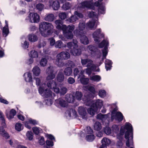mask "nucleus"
Returning <instances> with one entry per match:
<instances>
[{
	"instance_id": "f257e3e1",
	"label": "nucleus",
	"mask_w": 148,
	"mask_h": 148,
	"mask_svg": "<svg viewBox=\"0 0 148 148\" xmlns=\"http://www.w3.org/2000/svg\"><path fill=\"white\" fill-rule=\"evenodd\" d=\"M39 29L41 35L46 37L52 34L53 26L51 23L42 22L40 24Z\"/></svg>"
},
{
	"instance_id": "79ce46f5",
	"label": "nucleus",
	"mask_w": 148,
	"mask_h": 148,
	"mask_svg": "<svg viewBox=\"0 0 148 148\" xmlns=\"http://www.w3.org/2000/svg\"><path fill=\"white\" fill-rule=\"evenodd\" d=\"M55 46L56 48H60L61 47H64L65 46L63 44L61 41L59 40L56 42Z\"/></svg>"
},
{
	"instance_id": "a19ab883",
	"label": "nucleus",
	"mask_w": 148,
	"mask_h": 148,
	"mask_svg": "<svg viewBox=\"0 0 148 148\" xmlns=\"http://www.w3.org/2000/svg\"><path fill=\"white\" fill-rule=\"evenodd\" d=\"M85 27V23L84 22H80L78 26V29L79 31H83Z\"/></svg>"
},
{
	"instance_id": "6ab92c4d",
	"label": "nucleus",
	"mask_w": 148,
	"mask_h": 148,
	"mask_svg": "<svg viewBox=\"0 0 148 148\" xmlns=\"http://www.w3.org/2000/svg\"><path fill=\"white\" fill-rule=\"evenodd\" d=\"M54 23L56 25V28L59 30H62L63 26L64 25H63L62 21L60 19L56 20L55 21Z\"/></svg>"
},
{
	"instance_id": "69168bd1",
	"label": "nucleus",
	"mask_w": 148,
	"mask_h": 148,
	"mask_svg": "<svg viewBox=\"0 0 148 148\" xmlns=\"http://www.w3.org/2000/svg\"><path fill=\"white\" fill-rule=\"evenodd\" d=\"M106 116V114H103L100 113L97 115V119L102 120Z\"/></svg>"
},
{
	"instance_id": "603ef678",
	"label": "nucleus",
	"mask_w": 148,
	"mask_h": 148,
	"mask_svg": "<svg viewBox=\"0 0 148 148\" xmlns=\"http://www.w3.org/2000/svg\"><path fill=\"white\" fill-rule=\"evenodd\" d=\"M104 132L107 135L110 134L112 133L111 128L108 127L106 126L103 128Z\"/></svg>"
},
{
	"instance_id": "774afa93",
	"label": "nucleus",
	"mask_w": 148,
	"mask_h": 148,
	"mask_svg": "<svg viewBox=\"0 0 148 148\" xmlns=\"http://www.w3.org/2000/svg\"><path fill=\"white\" fill-rule=\"evenodd\" d=\"M123 145L122 140H118L116 143V146L117 148H122Z\"/></svg>"
},
{
	"instance_id": "f8f14e48",
	"label": "nucleus",
	"mask_w": 148,
	"mask_h": 148,
	"mask_svg": "<svg viewBox=\"0 0 148 148\" xmlns=\"http://www.w3.org/2000/svg\"><path fill=\"white\" fill-rule=\"evenodd\" d=\"M92 36L94 39L95 41L97 43L100 42L99 39L103 38L104 37V34L101 33L100 29H99L95 32L92 34Z\"/></svg>"
},
{
	"instance_id": "9d476101",
	"label": "nucleus",
	"mask_w": 148,
	"mask_h": 148,
	"mask_svg": "<svg viewBox=\"0 0 148 148\" xmlns=\"http://www.w3.org/2000/svg\"><path fill=\"white\" fill-rule=\"evenodd\" d=\"M74 33L77 36H80V40L82 43L86 45L89 43V41L87 37L85 35L81 34L80 32H79L77 30L74 31Z\"/></svg>"
},
{
	"instance_id": "e2e57ef3",
	"label": "nucleus",
	"mask_w": 148,
	"mask_h": 148,
	"mask_svg": "<svg viewBox=\"0 0 148 148\" xmlns=\"http://www.w3.org/2000/svg\"><path fill=\"white\" fill-rule=\"evenodd\" d=\"M86 132L88 134H93V131L92 130L90 127H87L86 131Z\"/></svg>"
},
{
	"instance_id": "423d86ee",
	"label": "nucleus",
	"mask_w": 148,
	"mask_h": 148,
	"mask_svg": "<svg viewBox=\"0 0 148 148\" xmlns=\"http://www.w3.org/2000/svg\"><path fill=\"white\" fill-rule=\"evenodd\" d=\"M27 21L31 23H37L40 21L39 15L36 13H30L25 19Z\"/></svg>"
},
{
	"instance_id": "864d4df0",
	"label": "nucleus",
	"mask_w": 148,
	"mask_h": 148,
	"mask_svg": "<svg viewBox=\"0 0 148 148\" xmlns=\"http://www.w3.org/2000/svg\"><path fill=\"white\" fill-rule=\"evenodd\" d=\"M99 96L102 98H103L106 96V92L105 90H100L99 92Z\"/></svg>"
},
{
	"instance_id": "c03bdc74",
	"label": "nucleus",
	"mask_w": 148,
	"mask_h": 148,
	"mask_svg": "<svg viewBox=\"0 0 148 148\" xmlns=\"http://www.w3.org/2000/svg\"><path fill=\"white\" fill-rule=\"evenodd\" d=\"M29 56L32 58H36L38 57V53L35 51H32L29 53Z\"/></svg>"
},
{
	"instance_id": "412c9836",
	"label": "nucleus",
	"mask_w": 148,
	"mask_h": 148,
	"mask_svg": "<svg viewBox=\"0 0 148 148\" xmlns=\"http://www.w3.org/2000/svg\"><path fill=\"white\" fill-rule=\"evenodd\" d=\"M95 20L92 19H91V20L89 22L86 24V25L88 28L91 29H95L97 27V26L95 27Z\"/></svg>"
},
{
	"instance_id": "7ed1b4c3",
	"label": "nucleus",
	"mask_w": 148,
	"mask_h": 148,
	"mask_svg": "<svg viewBox=\"0 0 148 148\" xmlns=\"http://www.w3.org/2000/svg\"><path fill=\"white\" fill-rule=\"evenodd\" d=\"M70 57V53L67 51H62L58 53L56 56V64L59 67H62L64 63L62 61L63 60H66Z\"/></svg>"
},
{
	"instance_id": "5701e85b",
	"label": "nucleus",
	"mask_w": 148,
	"mask_h": 148,
	"mask_svg": "<svg viewBox=\"0 0 148 148\" xmlns=\"http://www.w3.org/2000/svg\"><path fill=\"white\" fill-rule=\"evenodd\" d=\"M64 76L62 71V70H60L58 74L57 77V81L59 82H61L63 81L64 80Z\"/></svg>"
},
{
	"instance_id": "37998d69",
	"label": "nucleus",
	"mask_w": 148,
	"mask_h": 148,
	"mask_svg": "<svg viewBox=\"0 0 148 148\" xmlns=\"http://www.w3.org/2000/svg\"><path fill=\"white\" fill-rule=\"evenodd\" d=\"M38 105L40 108H42L44 106H51L53 102H38Z\"/></svg>"
},
{
	"instance_id": "3c124183",
	"label": "nucleus",
	"mask_w": 148,
	"mask_h": 148,
	"mask_svg": "<svg viewBox=\"0 0 148 148\" xmlns=\"http://www.w3.org/2000/svg\"><path fill=\"white\" fill-rule=\"evenodd\" d=\"M26 136L29 140H32L33 138V134L30 131H28L26 134Z\"/></svg>"
},
{
	"instance_id": "6e6552de",
	"label": "nucleus",
	"mask_w": 148,
	"mask_h": 148,
	"mask_svg": "<svg viewBox=\"0 0 148 148\" xmlns=\"http://www.w3.org/2000/svg\"><path fill=\"white\" fill-rule=\"evenodd\" d=\"M38 92L40 95L45 98H49L52 96V91L49 89H46L44 90V87L40 86L38 88Z\"/></svg>"
},
{
	"instance_id": "f704fd0d",
	"label": "nucleus",
	"mask_w": 148,
	"mask_h": 148,
	"mask_svg": "<svg viewBox=\"0 0 148 148\" xmlns=\"http://www.w3.org/2000/svg\"><path fill=\"white\" fill-rule=\"evenodd\" d=\"M29 40L31 42H35L38 40L37 36L34 34H29L28 36Z\"/></svg>"
},
{
	"instance_id": "ea45409f",
	"label": "nucleus",
	"mask_w": 148,
	"mask_h": 148,
	"mask_svg": "<svg viewBox=\"0 0 148 148\" xmlns=\"http://www.w3.org/2000/svg\"><path fill=\"white\" fill-rule=\"evenodd\" d=\"M83 96V94L81 92L76 91L75 97L76 99L78 101H80L82 99V97Z\"/></svg>"
},
{
	"instance_id": "09e8293b",
	"label": "nucleus",
	"mask_w": 148,
	"mask_h": 148,
	"mask_svg": "<svg viewBox=\"0 0 148 148\" xmlns=\"http://www.w3.org/2000/svg\"><path fill=\"white\" fill-rule=\"evenodd\" d=\"M101 79L100 76L98 75H95L90 77V80L98 82Z\"/></svg>"
},
{
	"instance_id": "5fc2aeb1",
	"label": "nucleus",
	"mask_w": 148,
	"mask_h": 148,
	"mask_svg": "<svg viewBox=\"0 0 148 148\" xmlns=\"http://www.w3.org/2000/svg\"><path fill=\"white\" fill-rule=\"evenodd\" d=\"M112 129L113 132L117 134L119 131V128L116 125H113L112 127Z\"/></svg>"
},
{
	"instance_id": "e433bc0d",
	"label": "nucleus",
	"mask_w": 148,
	"mask_h": 148,
	"mask_svg": "<svg viewBox=\"0 0 148 148\" xmlns=\"http://www.w3.org/2000/svg\"><path fill=\"white\" fill-rule=\"evenodd\" d=\"M66 112L68 114V115L71 117V114L72 113L73 115L75 117H76L77 116V114L76 111L73 109H71L69 110H68Z\"/></svg>"
},
{
	"instance_id": "1a4fd4ad",
	"label": "nucleus",
	"mask_w": 148,
	"mask_h": 148,
	"mask_svg": "<svg viewBox=\"0 0 148 148\" xmlns=\"http://www.w3.org/2000/svg\"><path fill=\"white\" fill-rule=\"evenodd\" d=\"M92 8V4L90 2L85 1L79 4L78 7V10L84 11L86 9H91Z\"/></svg>"
},
{
	"instance_id": "473e14b6",
	"label": "nucleus",
	"mask_w": 148,
	"mask_h": 148,
	"mask_svg": "<svg viewBox=\"0 0 148 148\" xmlns=\"http://www.w3.org/2000/svg\"><path fill=\"white\" fill-rule=\"evenodd\" d=\"M112 61L108 59H106L105 62V67L107 71L110 69L112 67Z\"/></svg>"
},
{
	"instance_id": "9b49d317",
	"label": "nucleus",
	"mask_w": 148,
	"mask_h": 148,
	"mask_svg": "<svg viewBox=\"0 0 148 148\" xmlns=\"http://www.w3.org/2000/svg\"><path fill=\"white\" fill-rule=\"evenodd\" d=\"M55 67L50 66L48 67L46 70V73L48 75L47 77V79L48 80L53 79L55 77V75L53 73L55 70Z\"/></svg>"
},
{
	"instance_id": "4468645a",
	"label": "nucleus",
	"mask_w": 148,
	"mask_h": 148,
	"mask_svg": "<svg viewBox=\"0 0 148 148\" xmlns=\"http://www.w3.org/2000/svg\"><path fill=\"white\" fill-rule=\"evenodd\" d=\"M88 50L91 51V54L92 55L93 53L94 54V56L95 55L97 54H98L99 56L98 58H100L101 56V53L99 50L95 46L92 45H89L88 47Z\"/></svg>"
},
{
	"instance_id": "a211bd4d",
	"label": "nucleus",
	"mask_w": 148,
	"mask_h": 148,
	"mask_svg": "<svg viewBox=\"0 0 148 148\" xmlns=\"http://www.w3.org/2000/svg\"><path fill=\"white\" fill-rule=\"evenodd\" d=\"M94 5L96 6H99L98 11L99 13L100 14H104V13L105 7L104 6L100 5L99 2L96 1L94 3Z\"/></svg>"
},
{
	"instance_id": "58836bf2",
	"label": "nucleus",
	"mask_w": 148,
	"mask_h": 148,
	"mask_svg": "<svg viewBox=\"0 0 148 148\" xmlns=\"http://www.w3.org/2000/svg\"><path fill=\"white\" fill-rule=\"evenodd\" d=\"M71 6V5L69 3L66 2L63 4L62 8L63 10H66L69 9Z\"/></svg>"
},
{
	"instance_id": "c9c22d12",
	"label": "nucleus",
	"mask_w": 148,
	"mask_h": 148,
	"mask_svg": "<svg viewBox=\"0 0 148 148\" xmlns=\"http://www.w3.org/2000/svg\"><path fill=\"white\" fill-rule=\"evenodd\" d=\"M32 71L33 74L36 76L39 75L40 72V68L37 66H35L34 67Z\"/></svg>"
},
{
	"instance_id": "2f4dec72",
	"label": "nucleus",
	"mask_w": 148,
	"mask_h": 148,
	"mask_svg": "<svg viewBox=\"0 0 148 148\" xmlns=\"http://www.w3.org/2000/svg\"><path fill=\"white\" fill-rule=\"evenodd\" d=\"M78 20V18L75 15H72L70 17L66 19V21L69 23H74Z\"/></svg>"
},
{
	"instance_id": "6e6d98bb",
	"label": "nucleus",
	"mask_w": 148,
	"mask_h": 148,
	"mask_svg": "<svg viewBox=\"0 0 148 148\" xmlns=\"http://www.w3.org/2000/svg\"><path fill=\"white\" fill-rule=\"evenodd\" d=\"M35 80L36 81V85H37L38 86H39V87L40 86H41L43 88L44 86H45V84H41V85H40L41 80L39 78H35Z\"/></svg>"
},
{
	"instance_id": "c85d7f7f",
	"label": "nucleus",
	"mask_w": 148,
	"mask_h": 148,
	"mask_svg": "<svg viewBox=\"0 0 148 148\" xmlns=\"http://www.w3.org/2000/svg\"><path fill=\"white\" fill-rule=\"evenodd\" d=\"M115 118L119 122L122 121L123 119V116L122 114L120 112H117L115 116V117H113L112 119Z\"/></svg>"
},
{
	"instance_id": "bb28decb",
	"label": "nucleus",
	"mask_w": 148,
	"mask_h": 148,
	"mask_svg": "<svg viewBox=\"0 0 148 148\" xmlns=\"http://www.w3.org/2000/svg\"><path fill=\"white\" fill-rule=\"evenodd\" d=\"M16 114V110L14 109H12L10 110L9 113L6 114V116L8 119H12Z\"/></svg>"
},
{
	"instance_id": "dca6fc26",
	"label": "nucleus",
	"mask_w": 148,
	"mask_h": 148,
	"mask_svg": "<svg viewBox=\"0 0 148 148\" xmlns=\"http://www.w3.org/2000/svg\"><path fill=\"white\" fill-rule=\"evenodd\" d=\"M84 77L83 75V72L82 70L78 74V79H80V82L82 84L86 85L88 83L89 79L87 78H85Z\"/></svg>"
},
{
	"instance_id": "393cba45",
	"label": "nucleus",
	"mask_w": 148,
	"mask_h": 148,
	"mask_svg": "<svg viewBox=\"0 0 148 148\" xmlns=\"http://www.w3.org/2000/svg\"><path fill=\"white\" fill-rule=\"evenodd\" d=\"M25 80L27 82H31L32 81V73H27L24 74Z\"/></svg>"
},
{
	"instance_id": "a18cd8bd",
	"label": "nucleus",
	"mask_w": 148,
	"mask_h": 148,
	"mask_svg": "<svg viewBox=\"0 0 148 148\" xmlns=\"http://www.w3.org/2000/svg\"><path fill=\"white\" fill-rule=\"evenodd\" d=\"M94 127L95 130L97 131L100 130L101 128V123L99 122H96L94 124Z\"/></svg>"
},
{
	"instance_id": "c756f323",
	"label": "nucleus",
	"mask_w": 148,
	"mask_h": 148,
	"mask_svg": "<svg viewBox=\"0 0 148 148\" xmlns=\"http://www.w3.org/2000/svg\"><path fill=\"white\" fill-rule=\"evenodd\" d=\"M78 112L79 115L83 116H84L86 114L85 109L83 107H79L78 108Z\"/></svg>"
},
{
	"instance_id": "4be33fe9",
	"label": "nucleus",
	"mask_w": 148,
	"mask_h": 148,
	"mask_svg": "<svg viewBox=\"0 0 148 148\" xmlns=\"http://www.w3.org/2000/svg\"><path fill=\"white\" fill-rule=\"evenodd\" d=\"M75 48L74 49H71L70 52L71 54L74 56H78L80 55L82 53L81 50L79 48Z\"/></svg>"
},
{
	"instance_id": "a878e982",
	"label": "nucleus",
	"mask_w": 148,
	"mask_h": 148,
	"mask_svg": "<svg viewBox=\"0 0 148 148\" xmlns=\"http://www.w3.org/2000/svg\"><path fill=\"white\" fill-rule=\"evenodd\" d=\"M54 15L52 14H49L46 15L45 18V20L49 22L52 21L54 19Z\"/></svg>"
},
{
	"instance_id": "b1692460",
	"label": "nucleus",
	"mask_w": 148,
	"mask_h": 148,
	"mask_svg": "<svg viewBox=\"0 0 148 148\" xmlns=\"http://www.w3.org/2000/svg\"><path fill=\"white\" fill-rule=\"evenodd\" d=\"M50 5L54 10H58L60 7L59 3L57 1L53 2L52 4L50 3Z\"/></svg>"
},
{
	"instance_id": "49530a36",
	"label": "nucleus",
	"mask_w": 148,
	"mask_h": 148,
	"mask_svg": "<svg viewBox=\"0 0 148 148\" xmlns=\"http://www.w3.org/2000/svg\"><path fill=\"white\" fill-rule=\"evenodd\" d=\"M47 56H46L45 58H42L40 61V65L42 66H44L46 65L47 63Z\"/></svg>"
},
{
	"instance_id": "aec40b11",
	"label": "nucleus",
	"mask_w": 148,
	"mask_h": 148,
	"mask_svg": "<svg viewBox=\"0 0 148 148\" xmlns=\"http://www.w3.org/2000/svg\"><path fill=\"white\" fill-rule=\"evenodd\" d=\"M125 126L123 128L122 127L120 129V132L116 136L117 138L119 140H123V136L125 134V130H127L125 128Z\"/></svg>"
},
{
	"instance_id": "338daca9",
	"label": "nucleus",
	"mask_w": 148,
	"mask_h": 148,
	"mask_svg": "<svg viewBox=\"0 0 148 148\" xmlns=\"http://www.w3.org/2000/svg\"><path fill=\"white\" fill-rule=\"evenodd\" d=\"M47 145L48 146L52 147L54 145L53 142L52 140H47L46 141Z\"/></svg>"
},
{
	"instance_id": "7c9ffc66",
	"label": "nucleus",
	"mask_w": 148,
	"mask_h": 148,
	"mask_svg": "<svg viewBox=\"0 0 148 148\" xmlns=\"http://www.w3.org/2000/svg\"><path fill=\"white\" fill-rule=\"evenodd\" d=\"M47 87L52 89L54 88L57 85V84L56 82L53 80H50L47 83Z\"/></svg>"
},
{
	"instance_id": "de8ad7c7",
	"label": "nucleus",
	"mask_w": 148,
	"mask_h": 148,
	"mask_svg": "<svg viewBox=\"0 0 148 148\" xmlns=\"http://www.w3.org/2000/svg\"><path fill=\"white\" fill-rule=\"evenodd\" d=\"M95 136L94 135L91 134L90 135H88L86 136V139L87 141L88 142H92L95 139Z\"/></svg>"
},
{
	"instance_id": "052dcab7",
	"label": "nucleus",
	"mask_w": 148,
	"mask_h": 148,
	"mask_svg": "<svg viewBox=\"0 0 148 148\" xmlns=\"http://www.w3.org/2000/svg\"><path fill=\"white\" fill-rule=\"evenodd\" d=\"M59 16L62 20H64L66 17V14L64 12H61L59 14Z\"/></svg>"
},
{
	"instance_id": "f3484780",
	"label": "nucleus",
	"mask_w": 148,
	"mask_h": 148,
	"mask_svg": "<svg viewBox=\"0 0 148 148\" xmlns=\"http://www.w3.org/2000/svg\"><path fill=\"white\" fill-rule=\"evenodd\" d=\"M101 142L102 145L99 148H107V146L110 144L111 141L109 139L104 138L101 140Z\"/></svg>"
},
{
	"instance_id": "20e7f679",
	"label": "nucleus",
	"mask_w": 148,
	"mask_h": 148,
	"mask_svg": "<svg viewBox=\"0 0 148 148\" xmlns=\"http://www.w3.org/2000/svg\"><path fill=\"white\" fill-rule=\"evenodd\" d=\"M103 102H84L85 104L90 107L88 108V112L91 115H94L97 112L98 109H100L103 105Z\"/></svg>"
},
{
	"instance_id": "13d9d810",
	"label": "nucleus",
	"mask_w": 148,
	"mask_h": 148,
	"mask_svg": "<svg viewBox=\"0 0 148 148\" xmlns=\"http://www.w3.org/2000/svg\"><path fill=\"white\" fill-rule=\"evenodd\" d=\"M22 124L19 123H17L15 125V129L17 131L20 132L23 129L21 128Z\"/></svg>"
},
{
	"instance_id": "0eeeda50",
	"label": "nucleus",
	"mask_w": 148,
	"mask_h": 148,
	"mask_svg": "<svg viewBox=\"0 0 148 148\" xmlns=\"http://www.w3.org/2000/svg\"><path fill=\"white\" fill-rule=\"evenodd\" d=\"M109 45V42L108 40H104L102 41L99 45V47L100 48H102L104 46V48L102 50L103 57L102 59H103L106 58L108 54V47Z\"/></svg>"
},
{
	"instance_id": "f03ea898",
	"label": "nucleus",
	"mask_w": 148,
	"mask_h": 148,
	"mask_svg": "<svg viewBox=\"0 0 148 148\" xmlns=\"http://www.w3.org/2000/svg\"><path fill=\"white\" fill-rule=\"evenodd\" d=\"M81 63L83 66L87 67L83 71V73L85 72L87 74L90 75L91 74L92 71H94L96 69V66L93 64V61L90 59H81Z\"/></svg>"
},
{
	"instance_id": "bf43d9fd",
	"label": "nucleus",
	"mask_w": 148,
	"mask_h": 148,
	"mask_svg": "<svg viewBox=\"0 0 148 148\" xmlns=\"http://www.w3.org/2000/svg\"><path fill=\"white\" fill-rule=\"evenodd\" d=\"M66 27L67 31L72 32L75 28V26L73 25H70L67 26H66Z\"/></svg>"
},
{
	"instance_id": "4d7b16f0",
	"label": "nucleus",
	"mask_w": 148,
	"mask_h": 148,
	"mask_svg": "<svg viewBox=\"0 0 148 148\" xmlns=\"http://www.w3.org/2000/svg\"><path fill=\"white\" fill-rule=\"evenodd\" d=\"M36 7L37 9L39 11H41L43 10L44 6L43 4L39 3L36 5Z\"/></svg>"
},
{
	"instance_id": "680f3d73",
	"label": "nucleus",
	"mask_w": 148,
	"mask_h": 148,
	"mask_svg": "<svg viewBox=\"0 0 148 148\" xmlns=\"http://www.w3.org/2000/svg\"><path fill=\"white\" fill-rule=\"evenodd\" d=\"M67 91V89L65 87H62L61 88L60 91V92L61 95H63L65 94Z\"/></svg>"
},
{
	"instance_id": "8fccbe9b",
	"label": "nucleus",
	"mask_w": 148,
	"mask_h": 148,
	"mask_svg": "<svg viewBox=\"0 0 148 148\" xmlns=\"http://www.w3.org/2000/svg\"><path fill=\"white\" fill-rule=\"evenodd\" d=\"M9 30L8 27H4L3 29L2 34L4 37H6L8 34Z\"/></svg>"
},
{
	"instance_id": "0e129e2a",
	"label": "nucleus",
	"mask_w": 148,
	"mask_h": 148,
	"mask_svg": "<svg viewBox=\"0 0 148 148\" xmlns=\"http://www.w3.org/2000/svg\"><path fill=\"white\" fill-rule=\"evenodd\" d=\"M66 64L67 65L69 66V67H73L75 66V64L74 62L70 60H68L66 63Z\"/></svg>"
},
{
	"instance_id": "ddd939ff",
	"label": "nucleus",
	"mask_w": 148,
	"mask_h": 148,
	"mask_svg": "<svg viewBox=\"0 0 148 148\" xmlns=\"http://www.w3.org/2000/svg\"><path fill=\"white\" fill-rule=\"evenodd\" d=\"M63 34L64 36L68 39H71L73 38V35L72 32L67 31L66 25H64L62 27Z\"/></svg>"
},
{
	"instance_id": "cd10ccee",
	"label": "nucleus",
	"mask_w": 148,
	"mask_h": 148,
	"mask_svg": "<svg viewBox=\"0 0 148 148\" xmlns=\"http://www.w3.org/2000/svg\"><path fill=\"white\" fill-rule=\"evenodd\" d=\"M0 134L2 136L7 139L9 137L8 134L3 127H0Z\"/></svg>"
},
{
	"instance_id": "4c0bfd02",
	"label": "nucleus",
	"mask_w": 148,
	"mask_h": 148,
	"mask_svg": "<svg viewBox=\"0 0 148 148\" xmlns=\"http://www.w3.org/2000/svg\"><path fill=\"white\" fill-rule=\"evenodd\" d=\"M72 72V70L70 67H67L64 69V73L65 75L69 76L71 75Z\"/></svg>"
},
{
	"instance_id": "2eb2a0df",
	"label": "nucleus",
	"mask_w": 148,
	"mask_h": 148,
	"mask_svg": "<svg viewBox=\"0 0 148 148\" xmlns=\"http://www.w3.org/2000/svg\"><path fill=\"white\" fill-rule=\"evenodd\" d=\"M78 41L76 39H73L72 42H68L66 45H65V47H67L70 49H74L75 48H77L78 47Z\"/></svg>"
},
{
	"instance_id": "72a5a7b5",
	"label": "nucleus",
	"mask_w": 148,
	"mask_h": 148,
	"mask_svg": "<svg viewBox=\"0 0 148 148\" xmlns=\"http://www.w3.org/2000/svg\"><path fill=\"white\" fill-rule=\"evenodd\" d=\"M69 102H55L54 104L57 107H66L68 105ZM71 103V102H69ZM72 103L73 102H71Z\"/></svg>"
},
{
	"instance_id": "39448f33",
	"label": "nucleus",
	"mask_w": 148,
	"mask_h": 148,
	"mask_svg": "<svg viewBox=\"0 0 148 148\" xmlns=\"http://www.w3.org/2000/svg\"><path fill=\"white\" fill-rule=\"evenodd\" d=\"M125 128L127 130L125 134V137L127 140L126 143V146L129 147L130 146L129 143V136L130 135L131 139L133 138V128L132 125L129 123H126L125 125Z\"/></svg>"
}]
</instances>
